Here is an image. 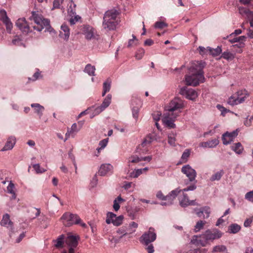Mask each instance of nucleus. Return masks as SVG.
Masks as SVG:
<instances>
[{
	"label": "nucleus",
	"instance_id": "obj_1",
	"mask_svg": "<svg viewBox=\"0 0 253 253\" xmlns=\"http://www.w3.org/2000/svg\"><path fill=\"white\" fill-rule=\"evenodd\" d=\"M120 12L115 9H111L107 10L104 14L102 27L106 31L114 30L119 24L118 16Z\"/></svg>",
	"mask_w": 253,
	"mask_h": 253
},
{
	"label": "nucleus",
	"instance_id": "obj_2",
	"mask_svg": "<svg viewBox=\"0 0 253 253\" xmlns=\"http://www.w3.org/2000/svg\"><path fill=\"white\" fill-rule=\"evenodd\" d=\"M156 237L157 235L154 228L150 227L149 230L145 232L140 238V242L147 246L146 249L148 253H154V247L151 243L156 240Z\"/></svg>",
	"mask_w": 253,
	"mask_h": 253
},
{
	"label": "nucleus",
	"instance_id": "obj_3",
	"mask_svg": "<svg viewBox=\"0 0 253 253\" xmlns=\"http://www.w3.org/2000/svg\"><path fill=\"white\" fill-rule=\"evenodd\" d=\"M222 235V233L217 229H208L199 236L198 242L202 246L205 247L209 241L219 239Z\"/></svg>",
	"mask_w": 253,
	"mask_h": 253
},
{
	"label": "nucleus",
	"instance_id": "obj_4",
	"mask_svg": "<svg viewBox=\"0 0 253 253\" xmlns=\"http://www.w3.org/2000/svg\"><path fill=\"white\" fill-rule=\"evenodd\" d=\"M32 17L38 26H34V29L38 31H41L43 28H45V31L51 33L53 29L50 25V21L47 19H45L43 16L36 12H33Z\"/></svg>",
	"mask_w": 253,
	"mask_h": 253
},
{
	"label": "nucleus",
	"instance_id": "obj_5",
	"mask_svg": "<svg viewBox=\"0 0 253 253\" xmlns=\"http://www.w3.org/2000/svg\"><path fill=\"white\" fill-rule=\"evenodd\" d=\"M249 96L250 93L247 90H239L228 98L227 103L232 106L243 103Z\"/></svg>",
	"mask_w": 253,
	"mask_h": 253
},
{
	"label": "nucleus",
	"instance_id": "obj_6",
	"mask_svg": "<svg viewBox=\"0 0 253 253\" xmlns=\"http://www.w3.org/2000/svg\"><path fill=\"white\" fill-rule=\"evenodd\" d=\"M64 225L66 226H70L73 224H78L81 221V218L76 214H73L68 212L64 213L61 217Z\"/></svg>",
	"mask_w": 253,
	"mask_h": 253
},
{
	"label": "nucleus",
	"instance_id": "obj_7",
	"mask_svg": "<svg viewBox=\"0 0 253 253\" xmlns=\"http://www.w3.org/2000/svg\"><path fill=\"white\" fill-rule=\"evenodd\" d=\"M190 75H186L185 77L186 84L188 85L197 86L200 83H203L205 81L204 75L202 74H195L189 73Z\"/></svg>",
	"mask_w": 253,
	"mask_h": 253
},
{
	"label": "nucleus",
	"instance_id": "obj_8",
	"mask_svg": "<svg viewBox=\"0 0 253 253\" xmlns=\"http://www.w3.org/2000/svg\"><path fill=\"white\" fill-rule=\"evenodd\" d=\"M184 107L183 101L179 98L175 97L169 103V105L166 107V110L167 112L169 113L170 114H175L178 113H174L175 111L178 109L183 108Z\"/></svg>",
	"mask_w": 253,
	"mask_h": 253
},
{
	"label": "nucleus",
	"instance_id": "obj_9",
	"mask_svg": "<svg viewBox=\"0 0 253 253\" xmlns=\"http://www.w3.org/2000/svg\"><path fill=\"white\" fill-rule=\"evenodd\" d=\"M206 66V63L202 61H194L190 63L188 67L189 73H195V74H202L204 75L203 69Z\"/></svg>",
	"mask_w": 253,
	"mask_h": 253
},
{
	"label": "nucleus",
	"instance_id": "obj_10",
	"mask_svg": "<svg viewBox=\"0 0 253 253\" xmlns=\"http://www.w3.org/2000/svg\"><path fill=\"white\" fill-rule=\"evenodd\" d=\"M123 219L124 216L123 215L117 216L115 213L108 212L107 213L106 222L108 224L112 223L115 226H119L122 223Z\"/></svg>",
	"mask_w": 253,
	"mask_h": 253
},
{
	"label": "nucleus",
	"instance_id": "obj_11",
	"mask_svg": "<svg viewBox=\"0 0 253 253\" xmlns=\"http://www.w3.org/2000/svg\"><path fill=\"white\" fill-rule=\"evenodd\" d=\"M178 116V114H170L169 113L166 112L164 114L162 121L165 125L169 128L175 127V124L173 123L174 120Z\"/></svg>",
	"mask_w": 253,
	"mask_h": 253
},
{
	"label": "nucleus",
	"instance_id": "obj_12",
	"mask_svg": "<svg viewBox=\"0 0 253 253\" xmlns=\"http://www.w3.org/2000/svg\"><path fill=\"white\" fill-rule=\"evenodd\" d=\"M181 171L188 178L190 181L192 182L195 180L197 173L195 170L189 165L182 167Z\"/></svg>",
	"mask_w": 253,
	"mask_h": 253
},
{
	"label": "nucleus",
	"instance_id": "obj_13",
	"mask_svg": "<svg viewBox=\"0 0 253 253\" xmlns=\"http://www.w3.org/2000/svg\"><path fill=\"white\" fill-rule=\"evenodd\" d=\"M180 93L185 96V97L189 100H195L198 97L197 92L193 89L187 88L186 87L180 89Z\"/></svg>",
	"mask_w": 253,
	"mask_h": 253
},
{
	"label": "nucleus",
	"instance_id": "obj_14",
	"mask_svg": "<svg viewBox=\"0 0 253 253\" xmlns=\"http://www.w3.org/2000/svg\"><path fill=\"white\" fill-rule=\"evenodd\" d=\"M182 192L178 197L180 205L182 207H187L190 205L196 206L198 204L194 200H189L187 194Z\"/></svg>",
	"mask_w": 253,
	"mask_h": 253
},
{
	"label": "nucleus",
	"instance_id": "obj_15",
	"mask_svg": "<svg viewBox=\"0 0 253 253\" xmlns=\"http://www.w3.org/2000/svg\"><path fill=\"white\" fill-rule=\"evenodd\" d=\"M237 129L231 132H226L223 134L222 139L224 145H227L233 141V139L238 135Z\"/></svg>",
	"mask_w": 253,
	"mask_h": 253
},
{
	"label": "nucleus",
	"instance_id": "obj_16",
	"mask_svg": "<svg viewBox=\"0 0 253 253\" xmlns=\"http://www.w3.org/2000/svg\"><path fill=\"white\" fill-rule=\"evenodd\" d=\"M16 26L23 32L26 34L30 32V27L25 18H19L16 22Z\"/></svg>",
	"mask_w": 253,
	"mask_h": 253
},
{
	"label": "nucleus",
	"instance_id": "obj_17",
	"mask_svg": "<svg viewBox=\"0 0 253 253\" xmlns=\"http://www.w3.org/2000/svg\"><path fill=\"white\" fill-rule=\"evenodd\" d=\"M195 211L199 217L205 219L210 216L211 209L209 207L206 206L200 209H195Z\"/></svg>",
	"mask_w": 253,
	"mask_h": 253
},
{
	"label": "nucleus",
	"instance_id": "obj_18",
	"mask_svg": "<svg viewBox=\"0 0 253 253\" xmlns=\"http://www.w3.org/2000/svg\"><path fill=\"white\" fill-rule=\"evenodd\" d=\"M131 104L133 106L132 109L133 117L135 119H137L139 109L141 106V101L138 98H133L131 100Z\"/></svg>",
	"mask_w": 253,
	"mask_h": 253
},
{
	"label": "nucleus",
	"instance_id": "obj_19",
	"mask_svg": "<svg viewBox=\"0 0 253 253\" xmlns=\"http://www.w3.org/2000/svg\"><path fill=\"white\" fill-rule=\"evenodd\" d=\"M81 129V126H78L76 123H74L70 128H68L67 131L65 134V142L70 136L74 137L76 133L79 132Z\"/></svg>",
	"mask_w": 253,
	"mask_h": 253
},
{
	"label": "nucleus",
	"instance_id": "obj_20",
	"mask_svg": "<svg viewBox=\"0 0 253 253\" xmlns=\"http://www.w3.org/2000/svg\"><path fill=\"white\" fill-rule=\"evenodd\" d=\"M246 37L243 36H241L238 37L234 38L232 39H229V42L231 43H235V42H239L238 44H236L233 45V47L237 46L240 48V49L238 51V52L241 53L242 52V50L241 48L244 47V43L243 42V41H245L246 39Z\"/></svg>",
	"mask_w": 253,
	"mask_h": 253
},
{
	"label": "nucleus",
	"instance_id": "obj_21",
	"mask_svg": "<svg viewBox=\"0 0 253 253\" xmlns=\"http://www.w3.org/2000/svg\"><path fill=\"white\" fill-rule=\"evenodd\" d=\"M113 169V167L110 164H102L98 170V174L100 176H105L108 172H111Z\"/></svg>",
	"mask_w": 253,
	"mask_h": 253
},
{
	"label": "nucleus",
	"instance_id": "obj_22",
	"mask_svg": "<svg viewBox=\"0 0 253 253\" xmlns=\"http://www.w3.org/2000/svg\"><path fill=\"white\" fill-rule=\"evenodd\" d=\"M16 143V138L14 136H11L9 137L4 146L1 149L2 151H5L11 150L14 146Z\"/></svg>",
	"mask_w": 253,
	"mask_h": 253
},
{
	"label": "nucleus",
	"instance_id": "obj_23",
	"mask_svg": "<svg viewBox=\"0 0 253 253\" xmlns=\"http://www.w3.org/2000/svg\"><path fill=\"white\" fill-rule=\"evenodd\" d=\"M95 30L93 28L88 25L83 28V32L86 39L90 40L94 38Z\"/></svg>",
	"mask_w": 253,
	"mask_h": 253
},
{
	"label": "nucleus",
	"instance_id": "obj_24",
	"mask_svg": "<svg viewBox=\"0 0 253 253\" xmlns=\"http://www.w3.org/2000/svg\"><path fill=\"white\" fill-rule=\"evenodd\" d=\"M59 36L64 40H67L70 36V29L68 26L63 24L61 26Z\"/></svg>",
	"mask_w": 253,
	"mask_h": 253
},
{
	"label": "nucleus",
	"instance_id": "obj_25",
	"mask_svg": "<svg viewBox=\"0 0 253 253\" xmlns=\"http://www.w3.org/2000/svg\"><path fill=\"white\" fill-rule=\"evenodd\" d=\"M0 223L2 226L10 227L11 229L13 227V223L10 220V216L8 213H5L3 215Z\"/></svg>",
	"mask_w": 253,
	"mask_h": 253
},
{
	"label": "nucleus",
	"instance_id": "obj_26",
	"mask_svg": "<svg viewBox=\"0 0 253 253\" xmlns=\"http://www.w3.org/2000/svg\"><path fill=\"white\" fill-rule=\"evenodd\" d=\"M65 243L70 248H75L78 245V240L76 236H68L65 240Z\"/></svg>",
	"mask_w": 253,
	"mask_h": 253
},
{
	"label": "nucleus",
	"instance_id": "obj_27",
	"mask_svg": "<svg viewBox=\"0 0 253 253\" xmlns=\"http://www.w3.org/2000/svg\"><path fill=\"white\" fill-rule=\"evenodd\" d=\"M31 106L34 109V113H36L39 116V118H41L44 110V107L39 103L32 104Z\"/></svg>",
	"mask_w": 253,
	"mask_h": 253
},
{
	"label": "nucleus",
	"instance_id": "obj_28",
	"mask_svg": "<svg viewBox=\"0 0 253 253\" xmlns=\"http://www.w3.org/2000/svg\"><path fill=\"white\" fill-rule=\"evenodd\" d=\"M239 12L242 15H246L249 20H253V11L244 7H239Z\"/></svg>",
	"mask_w": 253,
	"mask_h": 253
},
{
	"label": "nucleus",
	"instance_id": "obj_29",
	"mask_svg": "<svg viewBox=\"0 0 253 253\" xmlns=\"http://www.w3.org/2000/svg\"><path fill=\"white\" fill-rule=\"evenodd\" d=\"M231 148L237 154H241L244 151V147L240 142L234 143Z\"/></svg>",
	"mask_w": 253,
	"mask_h": 253
},
{
	"label": "nucleus",
	"instance_id": "obj_30",
	"mask_svg": "<svg viewBox=\"0 0 253 253\" xmlns=\"http://www.w3.org/2000/svg\"><path fill=\"white\" fill-rule=\"evenodd\" d=\"M209 54L213 56L219 55L222 52L221 47L218 46L216 48H212L208 47Z\"/></svg>",
	"mask_w": 253,
	"mask_h": 253
},
{
	"label": "nucleus",
	"instance_id": "obj_31",
	"mask_svg": "<svg viewBox=\"0 0 253 253\" xmlns=\"http://www.w3.org/2000/svg\"><path fill=\"white\" fill-rule=\"evenodd\" d=\"M221 57L228 61H232L235 58V54H234L227 50L222 53Z\"/></svg>",
	"mask_w": 253,
	"mask_h": 253
},
{
	"label": "nucleus",
	"instance_id": "obj_32",
	"mask_svg": "<svg viewBox=\"0 0 253 253\" xmlns=\"http://www.w3.org/2000/svg\"><path fill=\"white\" fill-rule=\"evenodd\" d=\"M181 192H182V190L178 188L171 191L168 195V197H169L168 200L172 202L173 200L176 198V196H177L179 193H180Z\"/></svg>",
	"mask_w": 253,
	"mask_h": 253
},
{
	"label": "nucleus",
	"instance_id": "obj_33",
	"mask_svg": "<svg viewBox=\"0 0 253 253\" xmlns=\"http://www.w3.org/2000/svg\"><path fill=\"white\" fill-rule=\"evenodd\" d=\"M154 140L153 139V138H152V137L151 136V134H148L146 137L145 138V139H144V140L143 141L142 143H141V144L139 146L138 148H137V149H138L139 148H140V147H145V146H146L147 145H149L151 144V143L154 141Z\"/></svg>",
	"mask_w": 253,
	"mask_h": 253
},
{
	"label": "nucleus",
	"instance_id": "obj_34",
	"mask_svg": "<svg viewBox=\"0 0 253 253\" xmlns=\"http://www.w3.org/2000/svg\"><path fill=\"white\" fill-rule=\"evenodd\" d=\"M95 68L94 66H92L88 64L86 65L84 71L87 73L89 76H95Z\"/></svg>",
	"mask_w": 253,
	"mask_h": 253
},
{
	"label": "nucleus",
	"instance_id": "obj_35",
	"mask_svg": "<svg viewBox=\"0 0 253 253\" xmlns=\"http://www.w3.org/2000/svg\"><path fill=\"white\" fill-rule=\"evenodd\" d=\"M240 229V226L236 223L231 224L228 227V231L230 233H237Z\"/></svg>",
	"mask_w": 253,
	"mask_h": 253
},
{
	"label": "nucleus",
	"instance_id": "obj_36",
	"mask_svg": "<svg viewBox=\"0 0 253 253\" xmlns=\"http://www.w3.org/2000/svg\"><path fill=\"white\" fill-rule=\"evenodd\" d=\"M224 173V172L223 170H220L216 172L211 176L210 178L211 181H213L215 180H219Z\"/></svg>",
	"mask_w": 253,
	"mask_h": 253
},
{
	"label": "nucleus",
	"instance_id": "obj_37",
	"mask_svg": "<svg viewBox=\"0 0 253 253\" xmlns=\"http://www.w3.org/2000/svg\"><path fill=\"white\" fill-rule=\"evenodd\" d=\"M227 249L225 246L220 245L214 246L212 250V253H222L227 252Z\"/></svg>",
	"mask_w": 253,
	"mask_h": 253
},
{
	"label": "nucleus",
	"instance_id": "obj_38",
	"mask_svg": "<svg viewBox=\"0 0 253 253\" xmlns=\"http://www.w3.org/2000/svg\"><path fill=\"white\" fill-rule=\"evenodd\" d=\"M76 4L73 0H71L69 3V7L68 9V13L72 17L75 16L76 14Z\"/></svg>",
	"mask_w": 253,
	"mask_h": 253
},
{
	"label": "nucleus",
	"instance_id": "obj_39",
	"mask_svg": "<svg viewBox=\"0 0 253 253\" xmlns=\"http://www.w3.org/2000/svg\"><path fill=\"white\" fill-rule=\"evenodd\" d=\"M207 223L206 221L199 220L198 221L194 226L195 232H198L201 229H203L205 225Z\"/></svg>",
	"mask_w": 253,
	"mask_h": 253
},
{
	"label": "nucleus",
	"instance_id": "obj_40",
	"mask_svg": "<svg viewBox=\"0 0 253 253\" xmlns=\"http://www.w3.org/2000/svg\"><path fill=\"white\" fill-rule=\"evenodd\" d=\"M111 98L112 96L111 94H109L107 95L101 105V106L103 109H105L109 106L111 103Z\"/></svg>",
	"mask_w": 253,
	"mask_h": 253
},
{
	"label": "nucleus",
	"instance_id": "obj_41",
	"mask_svg": "<svg viewBox=\"0 0 253 253\" xmlns=\"http://www.w3.org/2000/svg\"><path fill=\"white\" fill-rule=\"evenodd\" d=\"M111 88V81L107 80L103 83L102 96H104L105 94L109 92Z\"/></svg>",
	"mask_w": 253,
	"mask_h": 253
},
{
	"label": "nucleus",
	"instance_id": "obj_42",
	"mask_svg": "<svg viewBox=\"0 0 253 253\" xmlns=\"http://www.w3.org/2000/svg\"><path fill=\"white\" fill-rule=\"evenodd\" d=\"M14 185L12 182L11 181H10L9 183L8 186L7 187V190L9 193H10L12 194V198L13 199H15L16 198V194L14 191Z\"/></svg>",
	"mask_w": 253,
	"mask_h": 253
},
{
	"label": "nucleus",
	"instance_id": "obj_43",
	"mask_svg": "<svg viewBox=\"0 0 253 253\" xmlns=\"http://www.w3.org/2000/svg\"><path fill=\"white\" fill-rule=\"evenodd\" d=\"M64 241V236L63 235H60L55 241V246L56 248H61L63 247V244Z\"/></svg>",
	"mask_w": 253,
	"mask_h": 253
},
{
	"label": "nucleus",
	"instance_id": "obj_44",
	"mask_svg": "<svg viewBox=\"0 0 253 253\" xmlns=\"http://www.w3.org/2000/svg\"><path fill=\"white\" fill-rule=\"evenodd\" d=\"M208 143L209 148H213L218 144L219 140L217 139L214 138L208 141Z\"/></svg>",
	"mask_w": 253,
	"mask_h": 253
},
{
	"label": "nucleus",
	"instance_id": "obj_45",
	"mask_svg": "<svg viewBox=\"0 0 253 253\" xmlns=\"http://www.w3.org/2000/svg\"><path fill=\"white\" fill-rule=\"evenodd\" d=\"M33 167L37 173H42L46 171V169L41 168L39 164L33 165Z\"/></svg>",
	"mask_w": 253,
	"mask_h": 253
},
{
	"label": "nucleus",
	"instance_id": "obj_46",
	"mask_svg": "<svg viewBox=\"0 0 253 253\" xmlns=\"http://www.w3.org/2000/svg\"><path fill=\"white\" fill-rule=\"evenodd\" d=\"M145 53V50L143 48H139L136 51L135 57L137 59H141Z\"/></svg>",
	"mask_w": 253,
	"mask_h": 253
},
{
	"label": "nucleus",
	"instance_id": "obj_47",
	"mask_svg": "<svg viewBox=\"0 0 253 253\" xmlns=\"http://www.w3.org/2000/svg\"><path fill=\"white\" fill-rule=\"evenodd\" d=\"M6 26V30L9 33H11V31L12 29L13 25L10 19L8 18L7 20H5L3 22Z\"/></svg>",
	"mask_w": 253,
	"mask_h": 253
},
{
	"label": "nucleus",
	"instance_id": "obj_48",
	"mask_svg": "<svg viewBox=\"0 0 253 253\" xmlns=\"http://www.w3.org/2000/svg\"><path fill=\"white\" fill-rule=\"evenodd\" d=\"M168 26V24L163 21H158L155 24V28L162 29Z\"/></svg>",
	"mask_w": 253,
	"mask_h": 253
},
{
	"label": "nucleus",
	"instance_id": "obj_49",
	"mask_svg": "<svg viewBox=\"0 0 253 253\" xmlns=\"http://www.w3.org/2000/svg\"><path fill=\"white\" fill-rule=\"evenodd\" d=\"M143 172V169H135L131 173V176L133 178H137Z\"/></svg>",
	"mask_w": 253,
	"mask_h": 253
},
{
	"label": "nucleus",
	"instance_id": "obj_50",
	"mask_svg": "<svg viewBox=\"0 0 253 253\" xmlns=\"http://www.w3.org/2000/svg\"><path fill=\"white\" fill-rule=\"evenodd\" d=\"M118 234H121L120 239L122 238L123 236L128 234V232L126 231V228L125 227H123L117 230Z\"/></svg>",
	"mask_w": 253,
	"mask_h": 253
},
{
	"label": "nucleus",
	"instance_id": "obj_51",
	"mask_svg": "<svg viewBox=\"0 0 253 253\" xmlns=\"http://www.w3.org/2000/svg\"><path fill=\"white\" fill-rule=\"evenodd\" d=\"M8 19L6 11L4 10H0V20L3 22L4 21L7 20Z\"/></svg>",
	"mask_w": 253,
	"mask_h": 253
},
{
	"label": "nucleus",
	"instance_id": "obj_52",
	"mask_svg": "<svg viewBox=\"0 0 253 253\" xmlns=\"http://www.w3.org/2000/svg\"><path fill=\"white\" fill-rule=\"evenodd\" d=\"M141 161V158L138 156H132L129 158L128 163H136Z\"/></svg>",
	"mask_w": 253,
	"mask_h": 253
},
{
	"label": "nucleus",
	"instance_id": "obj_53",
	"mask_svg": "<svg viewBox=\"0 0 253 253\" xmlns=\"http://www.w3.org/2000/svg\"><path fill=\"white\" fill-rule=\"evenodd\" d=\"M198 49L199 50L200 54L202 55H204L208 53H209L208 47L205 48L203 46H200Z\"/></svg>",
	"mask_w": 253,
	"mask_h": 253
},
{
	"label": "nucleus",
	"instance_id": "obj_54",
	"mask_svg": "<svg viewBox=\"0 0 253 253\" xmlns=\"http://www.w3.org/2000/svg\"><path fill=\"white\" fill-rule=\"evenodd\" d=\"M250 28L248 30V35L250 38H253V20L250 21Z\"/></svg>",
	"mask_w": 253,
	"mask_h": 253
},
{
	"label": "nucleus",
	"instance_id": "obj_55",
	"mask_svg": "<svg viewBox=\"0 0 253 253\" xmlns=\"http://www.w3.org/2000/svg\"><path fill=\"white\" fill-rule=\"evenodd\" d=\"M132 38H133L132 39H130L128 41V47H131V46H133L134 45L137 44L136 42H137V40L136 37L134 35H132Z\"/></svg>",
	"mask_w": 253,
	"mask_h": 253
},
{
	"label": "nucleus",
	"instance_id": "obj_56",
	"mask_svg": "<svg viewBox=\"0 0 253 253\" xmlns=\"http://www.w3.org/2000/svg\"><path fill=\"white\" fill-rule=\"evenodd\" d=\"M175 138L173 134H169L168 136V143L172 146L175 145Z\"/></svg>",
	"mask_w": 253,
	"mask_h": 253
},
{
	"label": "nucleus",
	"instance_id": "obj_57",
	"mask_svg": "<svg viewBox=\"0 0 253 253\" xmlns=\"http://www.w3.org/2000/svg\"><path fill=\"white\" fill-rule=\"evenodd\" d=\"M245 199L253 203V190L246 193L245 195Z\"/></svg>",
	"mask_w": 253,
	"mask_h": 253
},
{
	"label": "nucleus",
	"instance_id": "obj_58",
	"mask_svg": "<svg viewBox=\"0 0 253 253\" xmlns=\"http://www.w3.org/2000/svg\"><path fill=\"white\" fill-rule=\"evenodd\" d=\"M156 196L158 198L162 200L167 201L169 200V197H168V195L164 196L161 191H159L157 192Z\"/></svg>",
	"mask_w": 253,
	"mask_h": 253
},
{
	"label": "nucleus",
	"instance_id": "obj_59",
	"mask_svg": "<svg viewBox=\"0 0 253 253\" xmlns=\"http://www.w3.org/2000/svg\"><path fill=\"white\" fill-rule=\"evenodd\" d=\"M190 156V150L189 149H186L184 152L183 153L181 159L182 160H187V158Z\"/></svg>",
	"mask_w": 253,
	"mask_h": 253
},
{
	"label": "nucleus",
	"instance_id": "obj_60",
	"mask_svg": "<svg viewBox=\"0 0 253 253\" xmlns=\"http://www.w3.org/2000/svg\"><path fill=\"white\" fill-rule=\"evenodd\" d=\"M31 211L33 212V213H35V215L34 216H31L32 217V218H36L37 217H38L40 213H41V211H40V210L39 209H36V208H32L31 209Z\"/></svg>",
	"mask_w": 253,
	"mask_h": 253
},
{
	"label": "nucleus",
	"instance_id": "obj_61",
	"mask_svg": "<svg viewBox=\"0 0 253 253\" xmlns=\"http://www.w3.org/2000/svg\"><path fill=\"white\" fill-rule=\"evenodd\" d=\"M108 140L106 139H104L99 142V145L100 146V149H104L107 145Z\"/></svg>",
	"mask_w": 253,
	"mask_h": 253
},
{
	"label": "nucleus",
	"instance_id": "obj_62",
	"mask_svg": "<svg viewBox=\"0 0 253 253\" xmlns=\"http://www.w3.org/2000/svg\"><path fill=\"white\" fill-rule=\"evenodd\" d=\"M63 0H54L53 2V6L54 8L59 7L60 4L62 2Z\"/></svg>",
	"mask_w": 253,
	"mask_h": 253
},
{
	"label": "nucleus",
	"instance_id": "obj_63",
	"mask_svg": "<svg viewBox=\"0 0 253 253\" xmlns=\"http://www.w3.org/2000/svg\"><path fill=\"white\" fill-rule=\"evenodd\" d=\"M161 114L160 112H156L153 114V118L155 122H158L160 119Z\"/></svg>",
	"mask_w": 253,
	"mask_h": 253
},
{
	"label": "nucleus",
	"instance_id": "obj_64",
	"mask_svg": "<svg viewBox=\"0 0 253 253\" xmlns=\"http://www.w3.org/2000/svg\"><path fill=\"white\" fill-rule=\"evenodd\" d=\"M253 220V217L252 218H247L244 222V226L246 227L250 226Z\"/></svg>",
	"mask_w": 253,
	"mask_h": 253
}]
</instances>
